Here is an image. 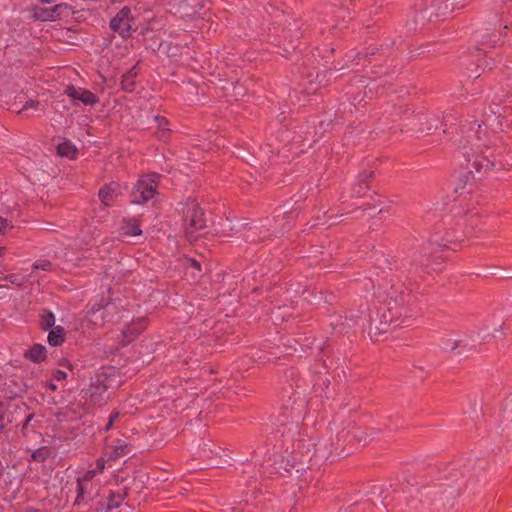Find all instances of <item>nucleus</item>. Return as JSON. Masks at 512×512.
<instances>
[{
    "instance_id": "24",
    "label": "nucleus",
    "mask_w": 512,
    "mask_h": 512,
    "mask_svg": "<svg viewBox=\"0 0 512 512\" xmlns=\"http://www.w3.org/2000/svg\"><path fill=\"white\" fill-rule=\"evenodd\" d=\"M154 121L156 122L157 128L159 129L158 137L165 141L168 136L169 128L168 126V120L161 116H155Z\"/></svg>"
},
{
    "instance_id": "53",
    "label": "nucleus",
    "mask_w": 512,
    "mask_h": 512,
    "mask_svg": "<svg viewBox=\"0 0 512 512\" xmlns=\"http://www.w3.org/2000/svg\"><path fill=\"white\" fill-rule=\"evenodd\" d=\"M511 93H512V87H511Z\"/></svg>"
},
{
    "instance_id": "2",
    "label": "nucleus",
    "mask_w": 512,
    "mask_h": 512,
    "mask_svg": "<svg viewBox=\"0 0 512 512\" xmlns=\"http://www.w3.org/2000/svg\"><path fill=\"white\" fill-rule=\"evenodd\" d=\"M378 295L388 305L389 315H383L384 321L380 322L382 327H370L369 333L371 337L376 339L381 334L387 333L390 326L396 327L400 325V323H397V320H394L393 317L397 314L402 315V311L399 310L404 309L405 305H408L411 301L410 295L404 293L402 285H395L390 282L379 284Z\"/></svg>"
},
{
    "instance_id": "5",
    "label": "nucleus",
    "mask_w": 512,
    "mask_h": 512,
    "mask_svg": "<svg viewBox=\"0 0 512 512\" xmlns=\"http://www.w3.org/2000/svg\"><path fill=\"white\" fill-rule=\"evenodd\" d=\"M185 215V233L189 239L194 238L195 232L202 230L206 226L204 213L199 205L194 201H189L186 205Z\"/></svg>"
},
{
    "instance_id": "45",
    "label": "nucleus",
    "mask_w": 512,
    "mask_h": 512,
    "mask_svg": "<svg viewBox=\"0 0 512 512\" xmlns=\"http://www.w3.org/2000/svg\"><path fill=\"white\" fill-rule=\"evenodd\" d=\"M449 122H450V116L449 115L444 116V120L442 122V125L447 126Z\"/></svg>"
},
{
    "instance_id": "25",
    "label": "nucleus",
    "mask_w": 512,
    "mask_h": 512,
    "mask_svg": "<svg viewBox=\"0 0 512 512\" xmlns=\"http://www.w3.org/2000/svg\"><path fill=\"white\" fill-rule=\"evenodd\" d=\"M122 234L128 236H139L142 233V230L139 228V225L136 221H128L126 222L122 228Z\"/></svg>"
},
{
    "instance_id": "29",
    "label": "nucleus",
    "mask_w": 512,
    "mask_h": 512,
    "mask_svg": "<svg viewBox=\"0 0 512 512\" xmlns=\"http://www.w3.org/2000/svg\"><path fill=\"white\" fill-rule=\"evenodd\" d=\"M451 242V238L447 237L444 239L437 235H432L428 240L429 246H436L437 248H447Z\"/></svg>"
},
{
    "instance_id": "7",
    "label": "nucleus",
    "mask_w": 512,
    "mask_h": 512,
    "mask_svg": "<svg viewBox=\"0 0 512 512\" xmlns=\"http://www.w3.org/2000/svg\"><path fill=\"white\" fill-rule=\"evenodd\" d=\"M466 0H431L430 7L434 11L429 13V17L435 15L436 17H446L456 9L465 7Z\"/></svg>"
},
{
    "instance_id": "8",
    "label": "nucleus",
    "mask_w": 512,
    "mask_h": 512,
    "mask_svg": "<svg viewBox=\"0 0 512 512\" xmlns=\"http://www.w3.org/2000/svg\"><path fill=\"white\" fill-rule=\"evenodd\" d=\"M64 93L74 102H81L84 105H95L98 103V97L89 90L73 85L67 86Z\"/></svg>"
},
{
    "instance_id": "1",
    "label": "nucleus",
    "mask_w": 512,
    "mask_h": 512,
    "mask_svg": "<svg viewBox=\"0 0 512 512\" xmlns=\"http://www.w3.org/2000/svg\"><path fill=\"white\" fill-rule=\"evenodd\" d=\"M486 133L481 130V124L473 122L469 127L468 135L461 144L462 154L471 168L477 173H486L495 166L494 153L486 143Z\"/></svg>"
},
{
    "instance_id": "10",
    "label": "nucleus",
    "mask_w": 512,
    "mask_h": 512,
    "mask_svg": "<svg viewBox=\"0 0 512 512\" xmlns=\"http://www.w3.org/2000/svg\"><path fill=\"white\" fill-rule=\"evenodd\" d=\"M304 440H297L294 447L301 451L302 453V460H312L313 457L315 458V462L317 463L319 460L326 459L327 456L325 453H322L321 447L314 444V443H308L305 445Z\"/></svg>"
},
{
    "instance_id": "52",
    "label": "nucleus",
    "mask_w": 512,
    "mask_h": 512,
    "mask_svg": "<svg viewBox=\"0 0 512 512\" xmlns=\"http://www.w3.org/2000/svg\"><path fill=\"white\" fill-rule=\"evenodd\" d=\"M290 47L292 50H294L296 48V46L293 43L290 44Z\"/></svg>"
},
{
    "instance_id": "48",
    "label": "nucleus",
    "mask_w": 512,
    "mask_h": 512,
    "mask_svg": "<svg viewBox=\"0 0 512 512\" xmlns=\"http://www.w3.org/2000/svg\"><path fill=\"white\" fill-rule=\"evenodd\" d=\"M49 388H50L51 390H56V388H57V387H56V385H55V384L51 383V384L49 385Z\"/></svg>"
},
{
    "instance_id": "6",
    "label": "nucleus",
    "mask_w": 512,
    "mask_h": 512,
    "mask_svg": "<svg viewBox=\"0 0 512 512\" xmlns=\"http://www.w3.org/2000/svg\"><path fill=\"white\" fill-rule=\"evenodd\" d=\"M134 20L129 7H123L110 21V28L117 32L122 38L131 36L134 30Z\"/></svg>"
},
{
    "instance_id": "36",
    "label": "nucleus",
    "mask_w": 512,
    "mask_h": 512,
    "mask_svg": "<svg viewBox=\"0 0 512 512\" xmlns=\"http://www.w3.org/2000/svg\"><path fill=\"white\" fill-rule=\"evenodd\" d=\"M185 266L188 270H195V271H200L201 270V265L200 263L195 260V259H191V258H188L185 260Z\"/></svg>"
},
{
    "instance_id": "12",
    "label": "nucleus",
    "mask_w": 512,
    "mask_h": 512,
    "mask_svg": "<svg viewBox=\"0 0 512 512\" xmlns=\"http://www.w3.org/2000/svg\"><path fill=\"white\" fill-rule=\"evenodd\" d=\"M372 172L364 171L359 174L356 184L353 186L352 192L357 197H364L369 189L368 179L372 177Z\"/></svg>"
},
{
    "instance_id": "16",
    "label": "nucleus",
    "mask_w": 512,
    "mask_h": 512,
    "mask_svg": "<svg viewBox=\"0 0 512 512\" xmlns=\"http://www.w3.org/2000/svg\"><path fill=\"white\" fill-rule=\"evenodd\" d=\"M508 107H501L498 103L492 102V104L489 107V112H485V125H491L493 126V122L498 120L503 113L506 112V109Z\"/></svg>"
},
{
    "instance_id": "46",
    "label": "nucleus",
    "mask_w": 512,
    "mask_h": 512,
    "mask_svg": "<svg viewBox=\"0 0 512 512\" xmlns=\"http://www.w3.org/2000/svg\"><path fill=\"white\" fill-rule=\"evenodd\" d=\"M113 424H110V421L108 420V423L105 426V430L108 431L112 428Z\"/></svg>"
},
{
    "instance_id": "43",
    "label": "nucleus",
    "mask_w": 512,
    "mask_h": 512,
    "mask_svg": "<svg viewBox=\"0 0 512 512\" xmlns=\"http://www.w3.org/2000/svg\"><path fill=\"white\" fill-rule=\"evenodd\" d=\"M119 415L118 411H113L109 416L110 424H114V422L119 418Z\"/></svg>"
},
{
    "instance_id": "44",
    "label": "nucleus",
    "mask_w": 512,
    "mask_h": 512,
    "mask_svg": "<svg viewBox=\"0 0 512 512\" xmlns=\"http://www.w3.org/2000/svg\"><path fill=\"white\" fill-rule=\"evenodd\" d=\"M21 280H22V279H19V277H18V276H16V275H12V276H10V281H11L12 283H19L18 281H21Z\"/></svg>"
},
{
    "instance_id": "31",
    "label": "nucleus",
    "mask_w": 512,
    "mask_h": 512,
    "mask_svg": "<svg viewBox=\"0 0 512 512\" xmlns=\"http://www.w3.org/2000/svg\"><path fill=\"white\" fill-rule=\"evenodd\" d=\"M48 457H49V449L47 447L38 448L31 454L32 460H34L36 462H40V463L45 462Z\"/></svg>"
},
{
    "instance_id": "21",
    "label": "nucleus",
    "mask_w": 512,
    "mask_h": 512,
    "mask_svg": "<svg viewBox=\"0 0 512 512\" xmlns=\"http://www.w3.org/2000/svg\"><path fill=\"white\" fill-rule=\"evenodd\" d=\"M137 76L136 68L133 67L126 74L123 75L121 85L122 89L127 92H132L135 89V77Z\"/></svg>"
},
{
    "instance_id": "50",
    "label": "nucleus",
    "mask_w": 512,
    "mask_h": 512,
    "mask_svg": "<svg viewBox=\"0 0 512 512\" xmlns=\"http://www.w3.org/2000/svg\"><path fill=\"white\" fill-rule=\"evenodd\" d=\"M247 239H250L251 241H255V238L252 235H247Z\"/></svg>"
},
{
    "instance_id": "3",
    "label": "nucleus",
    "mask_w": 512,
    "mask_h": 512,
    "mask_svg": "<svg viewBox=\"0 0 512 512\" xmlns=\"http://www.w3.org/2000/svg\"><path fill=\"white\" fill-rule=\"evenodd\" d=\"M497 35L485 34L475 37V46L470 50V55L462 59L461 64L467 70L469 78L477 79L480 77L479 70L491 69V62L486 58L488 48H492L498 42Z\"/></svg>"
},
{
    "instance_id": "33",
    "label": "nucleus",
    "mask_w": 512,
    "mask_h": 512,
    "mask_svg": "<svg viewBox=\"0 0 512 512\" xmlns=\"http://www.w3.org/2000/svg\"><path fill=\"white\" fill-rule=\"evenodd\" d=\"M424 119L426 120L425 124L427 125V127L420 128L419 129L420 132L430 133L431 130L438 128L437 123L439 122V119H434V118L427 119V117H425Z\"/></svg>"
},
{
    "instance_id": "17",
    "label": "nucleus",
    "mask_w": 512,
    "mask_h": 512,
    "mask_svg": "<svg viewBox=\"0 0 512 512\" xmlns=\"http://www.w3.org/2000/svg\"><path fill=\"white\" fill-rule=\"evenodd\" d=\"M473 347L468 345L466 339H447L445 349L450 350L451 352H456L457 354H462L464 352L470 351Z\"/></svg>"
},
{
    "instance_id": "11",
    "label": "nucleus",
    "mask_w": 512,
    "mask_h": 512,
    "mask_svg": "<svg viewBox=\"0 0 512 512\" xmlns=\"http://www.w3.org/2000/svg\"><path fill=\"white\" fill-rule=\"evenodd\" d=\"M428 248L423 247L419 251H416L412 256V263L416 266V271L418 268L426 274H430L433 269L429 267V254Z\"/></svg>"
},
{
    "instance_id": "23",
    "label": "nucleus",
    "mask_w": 512,
    "mask_h": 512,
    "mask_svg": "<svg viewBox=\"0 0 512 512\" xmlns=\"http://www.w3.org/2000/svg\"><path fill=\"white\" fill-rule=\"evenodd\" d=\"M50 12L53 15V21H56L62 17L69 16L71 14V7L66 3H60L50 7Z\"/></svg>"
},
{
    "instance_id": "47",
    "label": "nucleus",
    "mask_w": 512,
    "mask_h": 512,
    "mask_svg": "<svg viewBox=\"0 0 512 512\" xmlns=\"http://www.w3.org/2000/svg\"><path fill=\"white\" fill-rule=\"evenodd\" d=\"M25 512H40L38 509L35 508H29Z\"/></svg>"
},
{
    "instance_id": "9",
    "label": "nucleus",
    "mask_w": 512,
    "mask_h": 512,
    "mask_svg": "<svg viewBox=\"0 0 512 512\" xmlns=\"http://www.w3.org/2000/svg\"><path fill=\"white\" fill-rule=\"evenodd\" d=\"M121 194V185L117 182H110L100 188L98 198L101 205L106 208L112 206Z\"/></svg>"
},
{
    "instance_id": "18",
    "label": "nucleus",
    "mask_w": 512,
    "mask_h": 512,
    "mask_svg": "<svg viewBox=\"0 0 512 512\" xmlns=\"http://www.w3.org/2000/svg\"><path fill=\"white\" fill-rule=\"evenodd\" d=\"M94 486L91 482H83L77 480V496L75 503L81 504L85 502L86 497L89 496L93 490Z\"/></svg>"
},
{
    "instance_id": "30",
    "label": "nucleus",
    "mask_w": 512,
    "mask_h": 512,
    "mask_svg": "<svg viewBox=\"0 0 512 512\" xmlns=\"http://www.w3.org/2000/svg\"><path fill=\"white\" fill-rule=\"evenodd\" d=\"M34 17L41 21H53V15L50 12V8L36 7L34 9Z\"/></svg>"
},
{
    "instance_id": "27",
    "label": "nucleus",
    "mask_w": 512,
    "mask_h": 512,
    "mask_svg": "<svg viewBox=\"0 0 512 512\" xmlns=\"http://www.w3.org/2000/svg\"><path fill=\"white\" fill-rule=\"evenodd\" d=\"M505 429H512V396L506 400L504 405Z\"/></svg>"
},
{
    "instance_id": "20",
    "label": "nucleus",
    "mask_w": 512,
    "mask_h": 512,
    "mask_svg": "<svg viewBox=\"0 0 512 512\" xmlns=\"http://www.w3.org/2000/svg\"><path fill=\"white\" fill-rule=\"evenodd\" d=\"M125 496H126L125 491L110 492V494L107 497V504L105 507L106 510L111 511V510L119 508L121 506Z\"/></svg>"
},
{
    "instance_id": "40",
    "label": "nucleus",
    "mask_w": 512,
    "mask_h": 512,
    "mask_svg": "<svg viewBox=\"0 0 512 512\" xmlns=\"http://www.w3.org/2000/svg\"><path fill=\"white\" fill-rule=\"evenodd\" d=\"M34 418V414H29L26 419H25V422L22 426V431L23 433H25V431L28 429V426L30 424V422L32 421V419Z\"/></svg>"
},
{
    "instance_id": "34",
    "label": "nucleus",
    "mask_w": 512,
    "mask_h": 512,
    "mask_svg": "<svg viewBox=\"0 0 512 512\" xmlns=\"http://www.w3.org/2000/svg\"><path fill=\"white\" fill-rule=\"evenodd\" d=\"M400 311H402V315H399L397 314L396 316L393 317L394 320H397V323H400L399 326H396L395 328L397 327H401L403 324H406V326H409V319H408V316H407V309L404 308V309H401Z\"/></svg>"
},
{
    "instance_id": "37",
    "label": "nucleus",
    "mask_w": 512,
    "mask_h": 512,
    "mask_svg": "<svg viewBox=\"0 0 512 512\" xmlns=\"http://www.w3.org/2000/svg\"><path fill=\"white\" fill-rule=\"evenodd\" d=\"M106 460L104 457H100L96 461V467L94 468L98 474H101L105 469Z\"/></svg>"
},
{
    "instance_id": "39",
    "label": "nucleus",
    "mask_w": 512,
    "mask_h": 512,
    "mask_svg": "<svg viewBox=\"0 0 512 512\" xmlns=\"http://www.w3.org/2000/svg\"><path fill=\"white\" fill-rule=\"evenodd\" d=\"M66 377H67V373H66V372H64V371L57 370V371L54 373V379H55V380H57V381H62V380H64Z\"/></svg>"
},
{
    "instance_id": "41",
    "label": "nucleus",
    "mask_w": 512,
    "mask_h": 512,
    "mask_svg": "<svg viewBox=\"0 0 512 512\" xmlns=\"http://www.w3.org/2000/svg\"><path fill=\"white\" fill-rule=\"evenodd\" d=\"M104 306L102 304H92L90 309H89V313L90 314H96L98 311H100Z\"/></svg>"
},
{
    "instance_id": "22",
    "label": "nucleus",
    "mask_w": 512,
    "mask_h": 512,
    "mask_svg": "<svg viewBox=\"0 0 512 512\" xmlns=\"http://www.w3.org/2000/svg\"><path fill=\"white\" fill-rule=\"evenodd\" d=\"M64 329L61 326L53 327L48 334V342L52 346L61 345L64 342Z\"/></svg>"
},
{
    "instance_id": "35",
    "label": "nucleus",
    "mask_w": 512,
    "mask_h": 512,
    "mask_svg": "<svg viewBox=\"0 0 512 512\" xmlns=\"http://www.w3.org/2000/svg\"><path fill=\"white\" fill-rule=\"evenodd\" d=\"M97 475H99L95 469H90L88 471H86L81 477H79L77 480L79 481H83V482H91L92 483V480L94 479V477H96Z\"/></svg>"
},
{
    "instance_id": "51",
    "label": "nucleus",
    "mask_w": 512,
    "mask_h": 512,
    "mask_svg": "<svg viewBox=\"0 0 512 512\" xmlns=\"http://www.w3.org/2000/svg\"><path fill=\"white\" fill-rule=\"evenodd\" d=\"M4 253V247H0V256H2Z\"/></svg>"
},
{
    "instance_id": "19",
    "label": "nucleus",
    "mask_w": 512,
    "mask_h": 512,
    "mask_svg": "<svg viewBox=\"0 0 512 512\" xmlns=\"http://www.w3.org/2000/svg\"><path fill=\"white\" fill-rule=\"evenodd\" d=\"M25 357L33 362H41L46 358V348L41 344H35L25 352Z\"/></svg>"
},
{
    "instance_id": "32",
    "label": "nucleus",
    "mask_w": 512,
    "mask_h": 512,
    "mask_svg": "<svg viewBox=\"0 0 512 512\" xmlns=\"http://www.w3.org/2000/svg\"><path fill=\"white\" fill-rule=\"evenodd\" d=\"M32 268L36 270L50 271L52 269V263L47 259H39L33 263Z\"/></svg>"
},
{
    "instance_id": "49",
    "label": "nucleus",
    "mask_w": 512,
    "mask_h": 512,
    "mask_svg": "<svg viewBox=\"0 0 512 512\" xmlns=\"http://www.w3.org/2000/svg\"><path fill=\"white\" fill-rule=\"evenodd\" d=\"M43 3H52L54 0H40Z\"/></svg>"
},
{
    "instance_id": "28",
    "label": "nucleus",
    "mask_w": 512,
    "mask_h": 512,
    "mask_svg": "<svg viewBox=\"0 0 512 512\" xmlns=\"http://www.w3.org/2000/svg\"><path fill=\"white\" fill-rule=\"evenodd\" d=\"M41 327L45 330L55 327V316L52 312L44 311L41 315Z\"/></svg>"
},
{
    "instance_id": "14",
    "label": "nucleus",
    "mask_w": 512,
    "mask_h": 512,
    "mask_svg": "<svg viewBox=\"0 0 512 512\" xmlns=\"http://www.w3.org/2000/svg\"><path fill=\"white\" fill-rule=\"evenodd\" d=\"M111 453L109 455L110 460H116L120 457L126 456L131 452L130 445L121 439H117L114 441V443L111 445Z\"/></svg>"
},
{
    "instance_id": "15",
    "label": "nucleus",
    "mask_w": 512,
    "mask_h": 512,
    "mask_svg": "<svg viewBox=\"0 0 512 512\" xmlns=\"http://www.w3.org/2000/svg\"><path fill=\"white\" fill-rule=\"evenodd\" d=\"M145 329V321L142 318L133 321L127 329L123 331V337L125 342L132 341L141 331Z\"/></svg>"
},
{
    "instance_id": "26",
    "label": "nucleus",
    "mask_w": 512,
    "mask_h": 512,
    "mask_svg": "<svg viewBox=\"0 0 512 512\" xmlns=\"http://www.w3.org/2000/svg\"><path fill=\"white\" fill-rule=\"evenodd\" d=\"M57 152L61 156H66V157L72 158L76 154V148L70 142H63L58 145Z\"/></svg>"
},
{
    "instance_id": "38",
    "label": "nucleus",
    "mask_w": 512,
    "mask_h": 512,
    "mask_svg": "<svg viewBox=\"0 0 512 512\" xmlns=\"http://www.w3.org/2000/svg\"><path fill=\"white\" fill-rule=\"evenodd\" d=\"M11 227L12 225L10 224V222L7 219L0 216V234H4L6 230Z\"/></svg>"
},
{
    "instance_id": "4",
    "label": "nucleus",
    "mask_w": 512,
    "mask_h": 512,
    "mask_svg": "<svg viewBox=\"0 0 512 512\" xmlns=\"http://www.w3.org/2000/svg\"><path fill=\"white\" fill-rule=\"evenodd\" d=\"M157 178L158 175L156 174L142 176L133 187L131 202L134 204H143L152 199L156 193Z\"/></svg>"
},
{
    "instance_id": "13",
    "label": "nucleus",
    "mask_w": 512,
    "mask_h": 512,
    "mask_svg": "<svg viewBox=\"0 0 512 512\" xmlns=\"http://www.w3.org/2000/svg\"><path fill=\"white\" fill-rule=\"evenodd\" d=\"M303 407H304V402L301 400L297 403V407L292 408L289 415L286 413L287 407H285L283 413L278 418V422L281 425H285L288 417H290L292 422L295 423L296 425H298V423L301 420Z\"/></svg>"
},
{
    "instance_id": "42",
    "label": "nucleus",
    "mask_w": 512,
    "mask_h": 512,
    "mask_svg": "<svg viewBox=\"0 0 512 512\" xmlns=\"http://www.w3.org/2000/svg\"><path fill=\"white\" fill-rule=\"evenodd\" d=\"M38 105H39V102H37V101H28L23 106V110H27L29 108L36 109L38 107Z\"/></svg>"
}]
</instances>
